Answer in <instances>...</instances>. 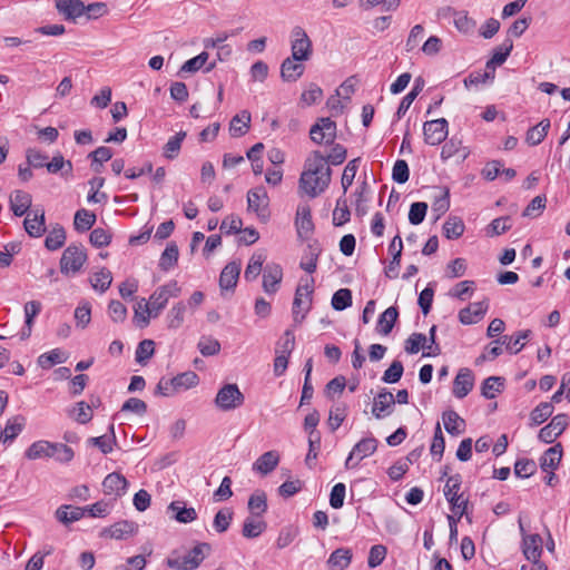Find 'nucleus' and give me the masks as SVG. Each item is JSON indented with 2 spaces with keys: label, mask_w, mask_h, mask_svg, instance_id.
<instances>
[{
  "label": "nucleus",
  "mask_w": 570,
  "mask_h": 570,
  "mask_svg": "<svg viewBox=\"0 0 570 570\" xmlns=\"http://www.w3.org/2000/svg\"><path fill=\"white\" fill-rule=\"evenodd\" d=\"M332 170L320 151H313L305 160L298 187L311 198L322 194L331 183Z\"/></svg>",
  "instance_id": "obj_1"
},
{
  "label": "nucleus",
  "mask_w": 570,
  "mask_h": 570,
  "mask_svg": "<svg viewBox=\"0 0 570 570\" xmlns=\"http://www.w3.org/2000/svg\"><path fill=\"white\" fill-rule=\"evenodd\" d=\"M462 488V476L456 473L454 475L448 476L443 494L450 504V509L452 513L461 519L463 515L466 517L469 521V497L461 492Z\"/></svg>",
  "instance_id": "obj_2"
},
{
  "label": "nucleus",
  "mask_w": 570,
  "mask_h": 570,
  "mask_svg": "<svg viewBox=\"0 0 570 570\" xmlns=\"http://www.w3.org/2000/svg\"><path fill=\"white\" fill-rule=\"evenodd\" d=\"M212 551V547L207 542L197 543L184 557H170L166 563L169 568L176 570H195L197 569L207 554Z\"/></svg>",
  "instance_id": "obj_3"
},
{
  "label": "nucleus",
  "mask_w": 570,
  "mask_h": 570,
  "mask_svg": "<svg viewBox=\"0 0 570 570\" xmlns=\"http://www.w3.org/2000/svg\"><path fill=\"white\" fill-rule=\"evenodd\" d=\"M180 287L177 281H170L165 285L159 286L150 295L149 302L145 303V312L149 316L157 317L159 313L165 308L170 297H178L180 294Z\"/></svg>",
  "instance_id": "obj_4"
},
{
  "label": "nucleus",
  "mask_w": 570,
  "mask_h": 570,
  "mask_svg": "<svg viewBox=\"0 0 570 570\" xmlns=\"http://www.w3.org/2000/svg\"><path fill=\"white\" fill-rule=\"evenodd\" d=\"M314 279H306L305 284H299L296 288L293 301V318L295 323H302L312 304Z\"/></svg>",
  "instance_id": "obj_5"
},
{
  "label": "nucleus",
  "mask_w": 570,
  "mask_h": 570,
  "mask_svg": "<svg viewBox=\"0 0 570 570\" xmlns=\"http://www.w3.org/2000/svg\"><path fill=\"white\" fill-rule=\"evenodd\" d=\"M244 402L245 396L235 383L222 386L215 397V404L222 411H233L242 406Z\"/></svg>",
  "instance_id": "obj_6"
},
{
  "label": "nucleus",
  "mask_w": 570,
  "mask_h": 570,
  "mask_svg": "<svg viewBox=\"0 0 570 570\" xmlns=\"http://www.w3.org/2000/svg\"><path fill=\"white\" fill-rule=\"evenodd\" d=\"M291 52L294 59L307 61L313 53V46L306 31L296 26L291 31Z\"/></svg>",
  "instance_id": "obj_7"
},
{
  "label": "nucleus",
  "mask_w": 570,
  "mask_h": 570,
  "mask_svg": "<svg viewBox=\"0 0 570 570\" xmlns=\"http://www.w3.org/2000/svg\"><path fill=\"white\" fill-rule=\"evenodd\" d=\"M87 261V254L81 245H69L62 253L60 271L62 274L78 273Z\"/></svg>",
  "instance_id": "obj_8"
},
{
  "label": "nucleus",
  "mask_w": 570,
  "mask_h": 570,
  "mask_svg": "<svg viewBox=\"0 0 570 570\" xmlns=\"http://www.w3.org/2000/svg\"><path fill=\"white\" fill-rule=\"evenodd\" d=\"M336 130V122L328 117H323L311 127L309 137L317 145H333Z\"/></svg>",
  "instance_id": "obj_9"
},
{
  "label": "nucleus",
  "mask_w": 570,
  "mask_h": 570,
  "mask_svg": "<svg viewBox=\"0 0 570 570\" xmlns=\"http://www.w3.org/2000/svg\"><path fill=\"white\" fill-rule=\"evenodd\" d=\"M377 449V440L373 436L364 438L357 442L345 461L346 469H354L358 463L372 455Z\"/></svg>",
  "instance_id": "obj_10"
},
{
  "label": "nucleus",
  "mask_w": 570,
  "mask_h": 570,
  "mask_svg": "<svg viewBox=\"0 0 570 570\" xmlns=\"http://www.w3.org/2000/svg\"><path fill=\"white\" fill-rule=\"evenodd\" d=\"M269 199L264 187L250 189L247 193V207L253 210L262 222L269 218Z\"/></svg>",
  "instance_id": "obj_11"
},
{
  "label": "nucleus",
  "mask_w": 570,
  "mask_h": 570,
  "mask_svg": "<svg viewBox=\"0 0 570 570\" xmlns=\"http://www.w3.org/2000/svg\"><path fill=\"white\" fill-rule=\"evenodd\" d=\"M448 127L449 124L445 118L425 121L423 125L424 141L431 146L440 145L448 137Z\"/></svg>",
  "instance_id": "obj_12"
},
{
  "label": "nucleus",
  "mask_w": 570,
  "mask_h": 570,
  "mask_svg": "<svg viewBox=\"0 0 570 570\" xmlns=\"http://www.w3.org/2000/svg\"><path fill=\"white\" fill-rule=\"evenodd\" d=\"M569 416L566 413L557 414L551 422L539 431V440L543 443H552L568 426Z\"/></svg>",
  "instance_id": "obj_13"
},
{
  "label": "nucleus",
  "mask_w": 570,
  "mask_h": 570,
  "mask_svg": "<svg viewBox=\"0 0 570 570\" xmlns=\"http://www.w3.org/2000/svg\"><path fill=\"white\" fill-rule=\"evenodd\" d=\"M295 226L299 238L308 239L314 232L311 207L307 204H301L297 207Z\"/></svg>",
  "instance_id": "obj_14"
},
{
  "label": "nucleus",
  "mask_w": 570,
  "mask_h": 570,
  "mask_svg": "<svg viewBox=\"0 0 570 570\" xmlns=\"http://www.w3.org/2000/svg\"><path fill=\"white\" fill-rule=\"evenodd\" d=\"M283 279V268L279 264L269 263L263 269V288L267 294H275Z\"/></svg>",
  "instance_id": "obj_15"
},
{
  "label": "nucleus",
  "mask_w": 570,
  "mask_h": 570,
  "mask_svg": "<svg viewBox=\"0 0 570 570\" xmlns=\"http://www.w3.org/2000/svg\"><path fill=\"white\" fill-rule=\"evenodd\" d=\"M138 531V525L132 521H118L109 528L102 529L100 537L111 538L116 540H124L135 534Z\"/></svg>",
  "instance_id": "obj_16"
},
{
  "label": "nucleus",
  "mask_w": 570,
  "mask_h": 570,
  "mask_svg": "<svg viewBox=\"0 0 570 570\" xmlns=\"http://www.w3.org/2000/svg\"><path fill=\"white\" fill-rule=\"evenodd\" d=\"M488 308L489 301L487 298L472 303L459 312V321L464 325L475 324L484 316Z\"/></svg>",
  "instance_id": "obj_17"
},
{
  "label": "nucleus",
  "mask_w": 570,
  "mask_h": 570,
  "mask_svg": "<svg viewBox=\"0 0 570 570\" xmlns=\"http://www.w3.org/2000/svg\"><path fill=\"white\" fill-rule=\"evenodd\" d=\"M394 405H395L394 395L391 392L383 389L382 391L379 392L377 396L374 399V404L372 406V414L379 420L383 419L393 412Z\"/></svg>",
  "instance_id": "obj_18"
},
{
  "label": "nucleus",
  "mask_w": 570,
  "mask_h": 570,
  "mask_svg": "<svg viewBox=\"0 0 570 570\" xmlns=\"http://www.w3.org/2000/svg\"><path fill=\"white\" fill-rule=\"evenodd\" d=\"M474 386V376L470 368H460L453 381V394L458 399L465 397Z\"/></svg>",
  "instance_id": "obj_19"
},
{
  "label": "nucleus",
  "mask_w": 570,
  "mask_h": 570,
  "mask_svg": "<svg viewBox=\"0 0 570 570\" xmlns=\"http://www.w3.org/2000/svg\"><path fill=\"white\" fill-rule=\"evenodd\" d=\"M522 552L525 559L538 563L542 554V538L540 534H529L522 538Z\"/></svg>",
  "instance_id": "obj_20"
},
{
  "label": "nucleus",
  "mask_w": 570,
  "mask_h": 570,
  "mask_svg": "<svg viewBox=\"0 0 570 570\" xmlns=\"http://www.w3.org/2000/svg\"><path fill=\"white\" fill-rule=\"evenodd\" d=\"M302 62L303 61L294 59L293 57L284 59L281 65V77L283 81L294 82L299 79L305 71V66Z\"/></svg>",
  "instance_id": "obj_21"
},
{
  "label": "nucleus",
  "mask_w": 570,
  "mask_h": 570,
  "mask_svg": "<svg viewBox=\"0 0 570 570\" xmlns=\"http://www.w3.org/2000/svg\"><path fill=\"white\" fill-rule=\"evenodd\" d=\"M56 8L66 20H76L86 11V6L81 0H56Z\"/></svg>",
  "instance_id": "obj_22"
},
{
  "label": "nucleus",
  "mask_w": 570,
  "mask_h": 570,
  "mask_svg": "<svg viewBox=\"0 0 570 570\" xmlns=\"http://www.w3.org/2000/svg\"><path fill=\"white\" fill-rule=\"evenodd\" d=\"M9 203L12 213L18 217H21L29 210L32 204V198L29 193L16 189L11 193Z\"/></svg>",
  "instance_id": "obj_23"
},
{
  "label": "nucleus",
  "mask_w": 570,
  "mask_h": 570,
  "mask_svg": "<svg viewBox=\"0 0 570 570\" xmlns=\"http://www.w3.org/2000/svg\"><path fill=\"white\" fill-rule=\"evenodd\" d=\"M167 510L173 513V518L179 523H190L197 519V512L194 508H187L183 500L170 502Z\"/></svg>",
  "instance_id": "obj_24"
},
{
  "label": "nucleus",
  "mask_w": 570,
  "mask_h": 570,
  "mask_svg": "<svg viewBox=\"0 0 570 570\" xmlns=\"http://www.w3.org/2000/svg\"><path fill=\"white\" fill-rule=\"evenodd\" d=\"M24 229L31 237H40L46 232L45 212L35 210L28 213L24 222Z\"/></svg>",
  "instance_id": "obj_25"
},
{
  "label": "nucleus",
  "mask_w": 570,
  "mask_h": 570,
  "mask_svg": "<svg viewBox=\"0 0 570 570\" xmlns=\"http://www.w3.org/2000/svg\"><path fill=\"white\" fill-rule=\"evenodd\" d=\"M240 273V263L230 262L222 271L219 276V286L222 291L234 289L237 285Z\"/></svg>",
  "instance_id": "obj_26"
},
{
  "label": "nucleus",
  "mask_w": 570,
  "mask_h": 570,
  "mask_svg": "<svg viewBox=\"0 0 570 570\" xmlns=\"http://www.w3.org/2000/svg\"><path fill=\"white\" fill-rule=\"evenodd\" d=\"M53 442L39 440L33 442L24 452L28 460L50 459L52 458Z\"/></svg>",
  "instance_id": "obj_27"
},
{
  "label": "nucleus",
  "mask_w": 570,
  "mask_h": 570,
  "mask_svg": "<svg viewBox=\"0 0 570 570\" xmlns=\"http://www.w3.org/2000/svg\"><path fill=\"white\" fill-rule=\"evenodd\" d=\"M279 455L276 451H267L262 454L253 464V470L266 475L278 465Z\"/></svg>",
  "instance_id": "obj_28"
},
{
  "label": "nucleus",
  "mask_w": 570,
  "mask_h": 570,
  "mask_svg": "<svg viewBox=\"0 0 570 570\" xmlns=\"http://www.w3.org/2000/svg\"><path fill=\"white\" fill-rule=\"evenodd\" d=\"M397 317H399V311L395 306H390L389 308H386L379 316L377 324H376L377 333H380L381 335H389L392 332V330L397 321Z\"/></svg>",
  "instance_id": "obj_29"
},
{
  "label": "nucleus",
  "mask_w": 570,
  "mask_h": 570,
  "mask_svg": "<svg viewBox=\"0 0 570 570\" xmlns=\"http://www.w3.org/2000/svg\"><path fill=\"white\" fill-rule=\"evenodd\" d=\"M562 459V445L557 443L549 448L540 458V466L543 471L556 470Z\"/></svg>",
  "instance_id": "obj_30"
},
{
  "label": "nucleus",
  "mask_w": 570,
  "mask_h": 570,
  "mask_svg": "<svg viewBox=\"0 0 570 570\" xmlns=\"http://www.w3.org/2000/svg\"><path fill=\"white\" fill-rule=\"evenodd\" d=\"M127 485L128 482L126 478L116 472L109 473L102 482L105 492L108 494L114 493L116 495L122 494L126 491Z\"/></svg>",
  "instance_id": "obj_31"
},
{
  "label": "nucleus",
  "mask_w": 570,
  "mask_h": 570,
  "mask_svg": "<svg viewBox=\"0 0 570 570\" xmlns=\"http://www.w3.org/2000/svg\"><path fill=\"white\" fill-rule=\"evenodd\" d=\"M250 127V112L243 110L234 116L229 124V132L233 137L244 136Z\"/></svg>",
  "instance_id": "obj_32"
},
{
  "label": "nucleus",
  "mask_w": 570,
  "mask_h": 570,
  "mask_svg": "<svg viewBox=\"0 0 570 570\" xmlns=\"http://www.w3.org/2000/svg\"><path fill=\"white\" fill-rule=\"evenodd\" d=\"M86 513V509L72 505H61L56 510V518L59 522L68 525L80 520Z\"/></svg>",
  "instance_id": "obj_33"
},
{
  "label": "nucleus",
  "mask_w": 570,
  "mask_h": 570,
  "mask_svg": "<svg viewBox=\"0 0 570 570\" xmlns=\"http://www.w3.org/2000/svg\"><path fill=\"white\" fill-rule=\"evenodd\" d=\"M199 382L198 375L193 371L180 373L170 379V385H174L175 393L189 390Z\"/></svg>",
  "instance_id": "obj_34"
},
{
  "label": "nucleus",
  "mask_w": 570,
  "mask_h": 570,
  "mask_svg": "<svg viewBox=\"0 0 570 570\" xmlns=\"http://www.w3.org/2000/svg\"><path fill=\"white\" fill-rule=\"evenodd\" d=\"M351 561V550L345 548H338L331 553L327 563L333 570H344L350 566Z\"/></svg>",
  "instance_id": "obj_35"
},
{
  "label": "nucleus",
  "mask_w": 570,
  "mask_h": 570,
  "mask_svg": "<svg viewBox=\"0 0 570 570\" xmlns=\"http://www.w3.org/2000/svg\"><path fill=\"white\" fill-rule=\"evenodd\" d=\"M444 428L451 435H459L463 432L465 422L455 411H445L442 415Z\"/></svg>",
  "instance_id": "obj_36"
},
{
  "label": "nucleus",
  "mask_w": 570,
  "mask_h": 570,
  "mask_svg": "<svg viewBox=\"0 0 570 570\" xmlns=\"http://www.w3.org/2000/svg\"><path fill=\"white\" fill-rule=\"evenodd\" d=\"M444 10L454 16V26L460 32L470 33L475 28V21L469 17L466 11H456L451 7Z\"/></svg>",
  "instance_id": "obj_37"
},
{
  "label": "nucleus",
  "mask_w": 570,
  "mask_h": 570,
  "mask_svg": "<svg viewBox=\"0 0 570 570\" xmlns=\"http://www.w3.org/2000/svg\"><path fill=\"white\" fill-rule=\"evenodd\" d=\"M259 517H247L243 524L242 534L247 539L259 537L266 529V523Z\"/></svg>",
  "instance_id": "obj_38"
},
{
  "label": "nucleus",
  "mask_w": 570,
  "mask_h": 570,
  "mask_svg": "<svg viewBox=\"0 0 570 570\" xmlns=\"http://www.w3.org/2000/svg\"><path fill=\"white\" fill-rule=\"evenodd\" d=\"M112 283V274L111 272L102 267L98 272L94 273L90 277V284L95 291L100 293H105Z\"/></svg>",
  "instance_id": "obj_39"
},
{
  "label": "nucleus",
  "mask_w": 570,
  "mask_h": 570,
  "mask_svg": "<svg viewBox=\"0 0 570 570\" xmlns=\"http://www.w3.org/2000/svg\"><path fill=\"white\" fill-rule=\"evenodd\" d=\"M504 386V379L501 376H489L485 379L481 386V394L488 399H494L498 393H501Z\"/></svg>",
  "instance_id": "obj_40"
},
{
  "label": "nucleus",
  "mask_w": 570,
  "mask_h": 570,
  "mask_svg": "<svg viewBox=\"0 0 570 570\" xmlns=\"http://www.w3.org/2000/svg\"><path fill=\"white\" fill-rule=\"evenodd\" d=\"M549 128L550 121L548 119L541 120L537 126L528 130L525 141L530 146L539 145L546 138Z\"/></svg>",
  "instance_id": "obj_41"
},
{
  "label": "nucleus",
  "mask_w": 570,
  "mask_h": 570,
  "mask_svg": "<svg viewBox=\"0 0 570 570\" xmlns=\"http://www.w3.org/2000/svg\"><path fill=\"white\" fill-rule=\"evenodd\" d=\"M96 215L87 209H79L75 214L73 226L75 229L85 233L89 230L96 223Z\"/></svg>",
  "instance_id": "obj_42"
},
{
  "label": "nucleus",
  "mask_w": 570,
  "mask_h": 570,
  "mask_svg": "<svg viewBox=\"0 0 570 570\" xmlns=\"http://www.w3.org/2000/svg\"><path fill=\"white\" fill-rule=\"evenodd\" d=\"M248 510L254 517H262L267 511V497L264 491H256L249 497Z\"/></svg>",
  "instance_id": "obj_43"
},
{
  "label": "nucleus",
  "mask_w": 570,
  "mask_h": 570,
  "mask_svg": "<svg viewBox=\"0 0 570 570\" xmlns=\"http://www.w3.org/2000/svg\"><path fill=\"white\" fill-rule=\"evenodd\" d=\"M66 242V232L61 225H56L49 232L45 239V246L49 250H57L63 246Z\"/></svg>",
  "instance_id": "obj_44"
},
{
  "label": "nucleus",
  "mask_w": 570,
  "mask_h": 570,
  "mask_svg": "<svg viewBox=\"0 0 570 570\" xmlns=\"http://www.w3.org/2000/svg\"><path fill=\"white\" fill-rule=\"evenodd\" d=\"M464 223L460 217L450 216L443 225V234L448 239H456L464 233Z\"/></svg>",
  "instance_id": "obj_45"
},
{
  "label": "nucleus",
  "mask_w": 570,
  "mask_h": 570,
  "mask_svg": "<svg viewBox=\"0 0 570 570\" xmlns=\"http://www.w3.org/2000/svg\"><path fill=\"white\" fill-rule=\"evenodd\" d=\"M553 413V405L549 402H541L530 413L531 425L537 426L546 422Z\"/></svg>",
  "instance_id": "obj_46"
},
{
  "label": "nucleus",
  "mask_w": 570,
  "mask_h": 570,
  "mask_svg": "<svg viewBox=\"0 0 570 570\" xmlns=\"http://www.w3.org/2000/svg\"><path fill=\"white\" fill-rule=\"evenodd\" d=\"M178 247L175 243H169L163 252L159 259V267L161 271L171 269L178 262Z\"/></svg>",
  "instance_id": "obj_47"
},
{
  "label": "nucleus",
  "mask_w": 570,
  "mask_h": 570,
  "mask_svg": "<svg viewBox=\"0 0 570 570\" xmlns=\"http://www.w3.org/2000/svg\"><path fill=\"white\" fill-rule=\"evenodd\" d=\"M347 415V405L345 403H340L333 405L330 410V415L327 420L328 428L332 432L336 431Z\"/></svg>",
  "instance_id": "obj_48"
},
{
  "label": "nucleus",
  "mask_w": 570,
  "mask_h": 570,
  "mask_svg": "<svg viewBox=\"0 0 570 570\" xmlns=\"http://www.w3.org/2000/svg\"><path fill=\"white\" fill-rule=\"evenodd\" d=\"M186 137L185 131H179L175 136L170 137L168 141L165 144L163 149V155L167 159H175L181 148V144Z\"/></svg>",
  "instance_id": "obj_49"
},
{
  "label": "nucleus",
  "mask_w": 570,
  "mask_h": 570,
  "mask_svg": "<svg viewBox=\"0 0 570 570\" xmlns=\"http://www.w3.org/2000/svg\"><path fill=\"white\" fill-rule=\"evenodd\" d=\"M186 312V305L184 302L176 303L170 311L167 313V326L168 328H179L184 323V315Z\"/></svg>",
  "instance_id": "obj_50"
},
{
  "label": "nucleus",
  "mask_w": 570,
  "mask_h": 570,
  "mask_svg": "<svg viewBox=\"0 0 570 570\" xmlns=\"http://www.w3.org/2000/svg\"><path fill=\"white\" fill-rule=\"evenodd\" d=\"M513 49V42L510 39H505L501 46L494 49L491 59L487 62V68L492 65H502L510 56Z\"/></svg>",
  "instance_id": "obj_51"
},
{
  "label": "nucleus",
  "mask_w": 570,
  "mask_h": 570,
  "mask_svg": "<svg viewBox=\"0 0 570 570\" xmlns=\"http://www.w3.org/2000/svg\"><path fill=\"white\" fill-rule=\"evenodd\" d=\"M265 262V256L263 254H253L249 258V262L246 266L244 278L247 282H252L257 278L263 269V264Z\"/></svg>",
  "instance_id": "obj_52"
},
{
  "label": "nucleus",
  "mask_w": 570,
  "mask_h": 570,
  "mask_svg": "<svg viewBox=\"0 0 570 570\" xmlns=\"http://www.w3.org/2000/svg\"><path fill=\"white\" fill-rule=\"evenodd\" d=\"M109 430L111 432L110 436L101 435V436L90 438L88 440L89 443L97 446L104 454L110 453L114 449V444L116 443L114 424H111L109 426Z\"/></svg>",
  "instance_id": "obj_53"
},
{
  "label": "nucleus",
  "mask_w": 570,
  "mask_h": 570,
  "mask_svg": "<svg viewBox=\"0 0 570 570\" xmlns=\"http://www.w3.org/2000/svg\"><path fill=\"white\" fill-rule=\"evenodd\" d=\"M321 449V433L320 432H309L308 435V452L305 459V463L313 468L314 461L317 459L318 452Z\"/></svg>",
  "instance_id": "obj_54"
},
{
  "label": "nucleus",
  "mask_w": 570,
  "mask_h": 570,
  "mask_svg": "<svg viewBox=\"0 0 570 570\" xmlns=\"http://www.w3.org/2000/svg\"><path fill=\"white\" fill-rule=\"evenodd\" d=\"M352 305V292L348 288H340L333 294L332 307L335 311H344Z\"/></svg>",
  "instance_id": "obj_55"
},
{
  "label": "nucleus",
  "mask_w": 570,
  "mask_h": 570,
  "mask_svg": "<svg viewBox=\"0 0 570 570\" xmlns=\"http://www.w3.org/2000/svg\"><path fill=\"white\" fill-rule=\"evenodd\" d=\"M197 347L203 356H213L219 353L220 343L212 336H202Z\"/></svg>",
  "instance_id": "obj_56"
},
{
  "label": "nucleus",
  "mask_w": 570,
  "mask_h": 570,
  "mask_svg": "<svg viewBox=\"0 0 570 570\" xmlns=\"http://www.w3.org/2000/svg\"><path fill=\"white\" fill-rule=\"evenodd\" d=\"M233 511L230 509H222L214 517V529L218 533L226 532L233 520Z\"/></svg>",
  "instance_id": "obj_57"
},
{
  "label": "nucleus",
  "mask_w": 570,
  "mask_h": 570,
  "mask_svg": "<svg viewBox=\"0 0 570 570\" xmlns=\"http://www.w3.org/2000/svg\"><path fill=\"white\" fill-rule=\"evenodd\" d=\"M92 163L91 167L96 173H100L101 166L105 161H108L112 157V151L109 147H98L96 150L89 154Z\"/></svg>",
  "instance_id": "obj_58"
},
{
  "label": "nucleus",
  "mask_w": 570,
  "mask_h": 570,
  "mask_svg": "<svg viewBox=\"0 0 570 570\" xmlns=\"http://www.w3.org/2000/svg\"><path fill=\"white\" fill-rule=\"evenodd\" d=\"M155 353V343L153 340H142L136 348V361L145 365Z\"/></svg>",
  "instance_id": "obj_59"
},
{
  "label": "nucleus",
  "mask_w": 570,
  "mask_h": 570,
  "mask_svg": "<svg viewBox=\"0 0 570 570\" xmlns=\"http://www.w3.org/2000/svg\"><path fill=\"white\" fill-rule=\"evenodd\" d=\"M75 458L73 450L63 443H53L52 448V459L57 462L67 464L71 462Z\"/></svg>",
  "instance_id": "obj_60"
},
{
  "label": "nucleus",
  "mask_w": 570,
  "mask_h": 570,
  "mask_svg": "<svg viewBox=\"0 0 570 570\" xmlns=\"http://www.w3.org/2000/svg\"><path fill=\"white\" fill-rule=\"evenodd\" d=\"M19 417L11 419L7 422V425L1 430V438L3 443L12 442L22 431L23 423L18 422Z\"/></svg>",
  "instance_id": "obj_61"
},
{
  "label": "nucleus",
  "mask_w": 570,
  "mask_h": 570,
  "mask_svg": "<svg viewBox=\"0 0 570 570\" xmlns=\"http://www.w3.org/2000/svg\"><path fill=\"white\" fill-rule=\"evenodd\" d=\"M532 332L530 330H524L518 331L511 335L508 341V352L510 354H518L524 347V343H522V341L528 340Z\"/></svg>",
  "instance_id": "obj_62"
},
{
  "label": "nucleus",
  "mask_w": 570,
  "mask_h": 570,
  "mask_svg": "<svg viewBox=\"0 0 570 570\" xmlns=\"http://www.w3.org/2000/svg\"><path fill=\"white\" fill-rule=\"evenodd\" d=\"M350 217L351 213L346 199L338 198L336 208L333 212V224L335 226H342L350 220Z\"/></svg>",
  "instance_id": "obj_63"
},
{
  "label": "nucleus",
  "mask_w": 570,
  "mask_h": 570,
  "mask_svg": "<svg viewBox=\"0 0 570 570\" xmlns=\"http://www.w3.org/2000/svg\"><path fill=\"white\" fill-rule=\"evenodd\" d=\"M537 472V464L531 459H520L517 460L514 464V474L518 478H530Z\"/></svg>",
  "instance_id": "obj_64"
}]
</instances>
